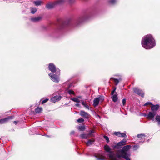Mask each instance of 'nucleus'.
I'll return each instance as SVG.
<instances>
[{
	"instance_id": "obj_6",
	"label": "nucleus",
	"mask_w": 160,
	"mask_h": 160,
	"mask_svg": "<svg viewBox=\"0 0 160 160\" xmlns=\"http://www.w3.org/2000/svg\"><path fill=\"white\" fill-rule=\"evenodd\" d=\"M126 139H123L122 141L118 143L117 145L113 146V147L114 148H117V149L120 148L122 146L126 144Z\"/></svg>"
},
{
	"instance_id": "obj_17",
	"label": "nucleus",
	"mask_w": 160,
	"mask_h": 160,
	"mask_svg": "<svg viewBox=\"0 0 160 160\" xmlns=\"http://www.w3.org/2000/svg\"><path fill=\"white\" fill-rule=\"evenodd\" d=\"M109 156L111 160H116V158L112 153H111L109 154Z\"/></svg>"
},
{
	"instance_id": "obj_41",
	"label": "nucleus",
	"mask_w": 160,
	"mask_h": 160,
	"mask_svg": "<svg viewBox=\"0 0 160 160\" xmlns=\"http://www.w3.org/2000/svg\"><path fill=\"white\" fill-rule=\"evenodd\" d=\"M134 148H138V146H134Z\"/></svg>"
},
{
	"instance_id": "obj_13",
	"label": "nucleus",
	"mask_w": 160,
	"mask_h": 160,
	"mask_svg": "<svg viewBox=\"0 0 160 160\" xmlns=\"http://www.w3.org/2000/svg\"><path fill=\"white\" fill-rule=\"evenodd\" d=\"M11 118L10 117L5 118L3 119H2L0 120V123L1 124L3 123L7 122Z\"/></svg>"
},
{
	"instance_id": "obj_31",
	"label": "nucleus",
	"mask_w": 160,
	"mask_h": 160,
	"mask_svg": "<svg viewBox=\"0 0 160 160\" xmlns=\"http://www.w3.org/2000/svg\"><path fill=\"white\" fill-rule=\"evenodd\" d=\"M104 138L107 140V142H109V139L108 137L106 136H104Z\"/></svg>"
},
{
	"instance_id": "obj_1",
	"label": "nucleus",
	"mask_w": 160,
	"mask_h": 160,
	"mask_svg": "<svg viewBox=\"0 0 160 160\" xmlns=\"http://www.w3.org/2000/svg\"><path fill=\"white\" fill-rule=\"evenodd\" d=\"M155 44L154 40L151 35H147L144 36L142 40V46L146 49L151 48L155 46Z\"/></svg>"
},
{
	"instance_id": "obj_22",
	"label": "nucleus",
	"mask_w": 160,
	"mask_h": 160,
	"mask_svg": "<svg viewBox=\"0 0 160 160\" xmlns=\"http://www.w3.org/2000/svg\"><path fill=\"white\" fill-rule=\"evenodd\" d=\"M78 129L80 131H83L85 129V127L84 126H79L78 128Z\"/></svg>"
},
{
	"instance_id": "obj_35",
	"label": "nucleus",
	"mask_w": 160,
	"mask_h": 160,
	"mask_svg": "<svg viewBox=\"0 0 160 160\" xmlns=\"http://www.w3.org/2000/svg\"><path fill=\"white\" fill-rule=\"evenodd\" d=\"M48 100V99H46L44 100H43L42 101V104H43V103H45V102H47Z\"/></svg>"
},
{
	"instance_id": "obj_32",
	"label": "nucleus",
	"mask_w": 160,
	"mask_h": 160,
	"mask_svg": "<svg viewBox=\"0 0 160 160\" xmlns=\"http://www.w3.org/2000/svg\"><path fill=\"white\" fill-rule=\"evenodd\" d=\"M68 3L71 4L75 1V0H67Z\"/></svg>"
},
{
	"instance_id": "obj_4",
	"label": "nucleus",
	"mask_w": 160,
	"mask_h": 160,
	"mask_svg": "<svg viewBox=\"0 0 160 160\" xmlns=\"http://www.w3.org/2000/svg\"><path fill=\"white\" fill-rule=\"evenodd\" d=\"M104 100L103 97L102 96L95 98L93 100V106L95 107L97 106L100 102H102Z\"/></svg>"
},
{
	"instance_id": "obj_40",
	"label": "nucleus",
	"mask_w": 160,
	"mask_h": 160,
	"mask_svg": "<svg viewBox=\"0 0 160 160\" xmlns=\"http://www.w3.org/2000/svg\"><path fill=\"white\" fill-rule=\"evenodd\" d=\"M116 88H115L114 90H113V91H112V95L114 93V92L115 90H116Z\"/></svg>"
},
{
	"instance_id": "obj_8",
	"label": "nucleus",
	"mask_w": 160,
	"mask_h": 160,
	"mask_svg": "<svg viewBox=\"0 0 160 160\" xmlns=\"http://www.w3.org/2000/svg\"><path fill=\"white\" fill-rule=\"evenodd\" d=\"M133 91L135 92L138 94V95L141 96L142 97L144 96V93L143 92L139 89L137 88H134Z\"/></svg>"
},
{
	"instance_id": "obj_20",
	"label": "nucleus",
	"mask_w": 160,
	"mask_h": 160,
	"mask_svg": "<svg viewBox=\"0 0 160 160\" xmlns=\"http://www.w3.org/2000/svg\"><path fill=\"white\" fill-rule=\"evenodd\" d=\"M34 3L36 6H38L41 4L42 2L40 1H34Z\"/></svg>"
},
{
	"instance_id": "obj_7",
	"label": "nucleus",
	"mask_w": 160,
	"mask_h": 160,
	"mask_svg": "<svg viewBox=\"0 0 160 160\" xmlns=\"http://www.w3.org/2000/svg\"><path fill=\"white\" fill-rule=\"evenodd\" d=\"M80 115L82 117L87 119L89 118L90 117V114L87 112L83 110H82L80 111Z\"/></svg>"
},
{
	"instance_id": "obj_25",
	"label": "nucleus",
	"mask_w": 160,
	"mask_h": 160,
	"mask_svg": "<svg viewBox=\"0 0 160 160\" xmlns=\"http://www.w3.org/2000/svg\"><path fill=\"white\" fill-rule=\"evenodd\" d=\"M71 99L73 101L76 102H80L78 98H71Z\"/></svg>"
},
{
	"instance_id": "obj_33",
	"label": "nucleus",
	"mask_w": 160,
	"mask_h": 160,
	"mask_svg": "<svg viewBox=\"0 0 160 160\" xmlns=\"http://www.w3.org/2000/svg\"><path fill=\"white\" fill-rule=\"evenodd\" d=\"M156 120L158 122H160V116H157L156 117Z\"/></svg>"
},
{
	"instance_id": "obj_12",
	"label": "nucleus",
	"mask_w": 160,
	"mask_h": 160,
	"mask_svg": "<svg viewBox=\"0 0 160 160\" xmlns=\"http://www.w3.org/2000/svg\"><path fill=\"white\" fill-rule=\"evenodd\" d=\"M42 19V18L40 17L37 18H32L31 19V21L34 22H36L40 21Z\"/></svg>"
},
{
	"instance_id": "obj_34",
	"label": "nucleus",
	"mask_w": 160,
	"mask_h": 160,
	"mask_svg": "<svg viewBox=\"0 0 160 160\" xmlns=\"http://www.w3.org/2000/svg\"><path fill=\"white\" fill-rule=\"evenodd\" d=\"M121 137H126V134L124 133H121Z\"/></svg>"
},
{
	"instance_id": "obj_9",
	"label": "nucleus",
	"mask_w": 160,
	"mask_h": 160,
	"mask_svg": "<svg viewBox=\"0 0 160 160\" xmlns=\"http://www.w3.org/2000/svg\"><path fill=\"white\" fill-rule=\"evenodd\" d=\"M61 98V97L59 96H54L52 98L51 101L52 102H56L60 100Z\"/></svg>"
},
{
	"instance_id": "obj_11",
	"label": "nucleus",
	"mask_w": 160,
	"mask_h": 160,
	"mask_svg": "<svg viewBox=\"0 0 160 160\" xmlns=\"http://www.w3.org/2000/svg\"><path fill=\"white\" fill-rule=\"evenodd\" d=\"M159 105L157 104L156 105H152L151 107V109L152 111H157L159 108Z\"/></svg>"
},
{
	"instance_id": "obj_30",
	"label": "nucleus",
	"mask_w": 160,
	"mask_h": 160,
	"mask_svg": "<svg viewBox=\"0 0 160 160\" xmlns=\"http://www.w3.org/2000/svg\"><path fill=\"white\" fill-rule=\"evenodd\" d=\"M68 93L70 94H72V95H74V92L72 90H70L68 91Z\"/></svg>"
},
{
	"instance_id": "obj_42",
	"label": "nucleus",
	"mask_w": 160,
	"mask_h": 160,
	"mask_svg": "<svg viewBox=\"0 0 160 160\" xmlns=\"http://www.w3.org/2000/svg\"><path fill=\"white\" fill-rule=\"evenodd\" d=\"M76 106H79V104H78V103H77L76 104Z\"/></svg>"
},
{
	"instance_id": "obj_5",
	"label": "nucleus",
	"mask_w": 160,
	"mask_h": 160,
	"mask_svg": "<svg viewBox=\"0 0 160 160\" xmlns=\"http://www.w3.org/2000/svg\"><path fill=\"white\" fill-rule=\"evenodd\" d=\"M63 1V0H58L55 3H49L46 6L47 8L49 9L52 8L55 4H62Z\"/></svg>"
},
{
	"instance_id": "obj_23",
	"label": "nucleus",
	"mask_w": 160,
	"mask_h": 160,
	"mask_svg": "<svg viewBox=\"0 0 160 160\" xmlns=\"http://www.w3.org/2000/svg\"><path fill=\"white\" fill-rule=\"evenodd\" d=\"M94 142V141L92 140H89L86 143V144L87 145L89 146L91 145Z\"/></svg>"
},
{
	"instance_id": "obj_27",
	"label": "nucleus",
	"mask_w": 160,
	"mask_h": 160,
	"mask_svg": "<svg viewBox=\"0 0 160 160\" xmlns=\"http://www.w3.org/2000/svg\"><path fill=\"white\" fill-rule=\"evenodd\" d=\"M77 121L78 122L81 123L82 122H84V120L83 119L81 118H79L78 119H77Z\"/></svg>"
},
{
	"instance_id": "obj_38",
	"label": "nucleus",
	"mask_w": 160,
	"mask_h": 160,
	"mask_svg": "<svg viewBox=\"0 0 160 160\" xmlns=\"http://www.w3.org/2000/svg\"><path fill=\"white\" fill-rule=\"evenodd\" d=\"M116 2V0H111L110 1V2L111 3H114Z\"/></svg>"
},
{
	"instance_id": "obj_19",
	"label": "nucleus",
	"mask_w": 160,
	"mask_h": 160,
	"mask_svg": "<svg viewBox=\"0 0 160 160\" xmlns=\"http://www.w3.org/2000/svg\"><path fill=\"white\" fill-rule=\"evenodd\" d=\"M81 137L83 139L87 138L88 137V135L86 134H83L80 135Z\"/></svg>"
},
{
	"instance_id": "obj_24",
	"label": "nucleus",
	"mask_w": 160,
	"mask_h": 160,
	"mask_svg": "<svg viewBox=\"0 0 160 160\" xmlns=\"http://www.w3.org/2000/svg\"><path fill=\"white\" fill-rule=\"evenodd\" d=\"M37 10L36 8H33L31 9V13L32 14H34Z\"/></svg>"
},
{
	"instance_id": "obj_14",
	"label": "nucleus",
	"mask_w": 160,
	"mask_h": 160,
	"mask_svg": "<svg viewBox=\"0 0 160 160\" xmlns=\"http://www.w3.org/2000/svg\"><path fill=\"white\" fill-rule=\"evenodd\" d=\"M104 149L105 151L107 152H110L111 153H111H112L113 155V153L112 152H110V148L109 147L108 145H106L104 147Z\"/></svg>"
},
{
	"instance_id": "obj_16",
	"label": "nucleus",
	"mask_w": 160,
	"mask_h": 160,
	"mask_svg": "<svg viewBox=\"0 0 160 160\" xmlns=\"http://www.w3.org/2000/svg\"><path fill=\"white\" fill-rule=\"evenodd\" d=\"M42 111V108H37L35 110L36 112L39 113Z\"/></svg>"
},
{
	"instance_id": "obj_39",
	"label": "nucleus",
	"mask_w": 160,
	"mask_h": 160,
	"mask_svg": "<svg viewBox=\"0 0 160 160\" xmlns=\"http://www.w3.org/2000/svg\"><path fill=\"white\" fill-rule=\"evenodd\" d=\"M122 103L124 105L126 103V99H123L122 100Z\"/></svg>"
},
{
	"instance_id": "obj_3",
	"label": "nucleus",
	"mask_w": 160,
	"mask_h": 160,
	"mask_svg": "<svg viewBox=\"0 0 160 160\" xmlns=\"http://www.w3.org/2000/svg\"><path fill=\"white\" fill-rule=\"evenodd\" d=\"M49 69L52 72L57 71V75L53 74H49V76L51 78V79L53 81L58 82L59 81V76L60 74V70L58 68L56 69L55 66L52 63H50L49 65Z\"/></svg>"
},
{
	"instance_id": "obj_26",
	"label": "nucleus",
	"mask_w": 160,
	"mask_h": 160,
	"mask_svg": "<svg viewBox=\"0 0 160 160\" xmlns=\"http://www.w3.org/2000/svg\"><path fill=\"white\" fill-rule=\"evenodd\" d=\"M98 156L99 157H101V158H98L97 157V159L98 160H104V159H103L101 158H103L104 157V156H103V155H99Z\"/></svg>"
},
{
	"instance_id": "obj_21",
	"label": "nucleus",
	"mask_w": 160,
	"mask_h": 160,
	"mask_svg": "<svg viewBox=\"0 0 160 160\" xmlns=\"http://www.w3.org/2000/svg\"><path fill=\"white\" fill-rule=\"evenodd\" d=\"M82 104L86 108L89 109V107L88 105L84 101H83L82 102Z\"/></svg>"
},
{
	"instance_id": "obj_37",
	"label": "nucleus",
	"mask_w": 160,
	"mask_h": 160,
	"mask_svg": "<svg viewBox=\"0 0 160 160\" xmlns=\"http://www.w3.org/2000/svg\"><path fill=\"white\" fill-rule=\"evenodd\" d=\"M148 104H152V103L151 102H146V103H145V104L144 105V106H146L147 105H148Z\"/></svg>"
},
{
	"instance_id": "obj_2",
	"label": "nucleus",
	"mask_w": 160,
	"mask_h": 160,
	"mask_svg": "<svg viewBox=\"0 0 160 160\" xmlns=\"http://www.w3.org/2000/svg\"><path fill=\"white\" fill-rule=\"evenodd\" d=\"M131 147V146L130 145L125 146L122 148L121 150L118 151L116 153L117 158H122L126 160H131L130 158L131 154L127 152Z\"/></svg>"
},
{
	"instance_id": "obj_15",
	"label": "nucleus",
	"mask_w": 160,
	"mask_h": 160,
	"mask_svg": "<svg viewBox=\"0 0 160 160\" xmlns=\"http://www.w3.org/2000/svg\"><path fill=\"white\" fill-rule=\"evenodd\" d=\"M118 99L117 95L116 94L112 96V100L114 102H116L117 101Z\"/></svg>"
},
{
	"instance_id": "obj_44",
	"label": "nucleus",
	"mask_w": 160,
	"mask_h": 160,
	"mask_svg": "<svg viewBox=\"0 0 160 160\" xmlns=\"http://www.w3.org/2000/svg\"><path fill=\"white\" fill-rule=\"evenodd\" d=\"M14 122H15L16 123H17L16 122V121Z\"/></svg>"
},
{
	"instance_id": "obj_36",
	"label": "nucleus",
	"mask_w": 160,
	"mask_h": 160,
	"mask_svg": "<svg viewBox=\"0 0 160 160\" xmlns=\"http://www.w3.org/2000/svg\"><path fill=\"white\" fill-rule=\"evenodd\" d=\"M94 132V131L93 130L90 131V132H89L88 135V136L89 135H92V134Z\"/></svg>"
},
{
	"instance_id": "obj_29",
	"label": "nucleus",
	"mask_w": 160,
	"mask_h": 160,
	"mask_svg": "<svg viewBox=\"0 0 160 160\" xmlns=\"http://www.w3.org/2000/svg\"><path fill=\"white\" fill-rule=\"evenodd\" d=\"M121 133L120 132H114V134L118 136L119 137H121Z\"/></svg>"
},
{
	"instance_id": "obj_28",
	"label": "nucleus",
	"mask_w": 160,
	"mask_h": 160,
	"mask_svg": "<svg viewBox=\"0 0 160 160\" xmlns=\"http://www.w3.org/2000/svg\"><path fill=\"white\" fill-rule=\"evenodd\" d=\"M113 79L114 81L116 83V85H117L118 83H119V80L118 79H115V78H111V79Z\"/></svg>"
},
{
	"instance_id": "obj_43",
	"label": "nucleus",
	"mask_w": 160,
	"mask_h": 160,
	"mask_svg": "<svg viewBox=\"0 0 160 160\" xmlns=\"http://www.w3.org/2000/svg\"><path fill=\"white\" fill-rule=\"evenodd\" d=\"M73 134V133H74V131H73V132H71Z\"/></svg>"
},
{
	"instance_id": "obj_18",
	"label": "nucleus",
	"mask_w": 160,
	"mask_h": 160,
	"mask_svg": "<svg viewBox=\"0 0 160 160\" xmlns=\"http://www.w3.org/2000/svg\"><path fill=\"white\" fill-rule=\"evenodd\" d=\"M137 137L139 138L143 139L144 138L146 137V136L144 134H138L137 135Z\"/></svg>"
},
{
	"instance_id": "obj_10",
	"label": "nucleus",
	"mask_w": 160,
	"mask_h": 160,
	"mask_svg": "<svg viewBox=\"0 0 160 160\" xmlns=\"http://www.w3.org/2000/svg\"><path fill=\"white\" fill-rule=\"evenodd\" d=\"M156 114V113L154 112H149L147 115V118L150 119H153V118Z\"/></svg>"
}]
</instances>
